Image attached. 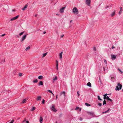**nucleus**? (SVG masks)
Segmentation results:
<instances>
[{
    "mask_svg": "<svg viewBox=\"0 0 123 123\" xmlns=\"http://www.w3.org/2000/svg\"><path fill=\"white\" fill-rule=\"evenodd\" d=\"M79 92H80L79 91H77V94L78 96H79L80 95Z\"/></svg>",
    "mask_w": 123,
    "mask_h": 123,
    "instance_id": "e433bc0d",
    "label": "nucleus"
},
{
    "mask_svg": "<svg viewBox=\"0 0 123 123\" xmlns=\"http://www.w3.org/2000/svg\"><path fill=\"white\" fill-rule=\"evenodd\" d=\"M79 109V108L78 107H77L75 109V110H78V109Z\"/></svg>",
    "mask_w": 123,
    "mask_h": 123,
    "instance_id": "473e14b6",
    "label": "nucleus"
},
{
    "mask_svg": "<svg viewBox=\"0 0 123 123\" xmlns=\"http://www.w3.org/2000/svg\"><path fill=\"white\" fill-rule=\"evenodd\" d=\"M43 78V76L42 75H40L38 76V78L39 79H42Z\"/></svg>",
    "mask_w": 123,
    "mask_h": 123,
    "instance_id": "412c9836",
    "label": "nucleus"
},
{
    "mask_svg": "<svg viewBox=\"0 0 123 123\" xmlns=\"http://www.w3.org/2000/svg\"><path fill=\"white\" fill-rule=\"evenodd\" d=\"M30 48V46H28L25 49V50L27 51Z\"/></svg>",
    "mask_w": 123,
    "mask_h": 123,
    "instance_id": "5701e85b",
    "label": "nucleus"
},
{
    "mask_svg": "<svg viewBox=\"0 0 123 123\" xmlns=\"http://www.w3.org/2000/svg\"><path fill=\"white\" fill-rule=\"evenodd\" d=\"M24 32L23 31V32H22L21 33H20L19 34V35L20 36H21V35H22L23 34V33H24Z\"/></svg>",
    "mask_w": 123,
    "mask_h": 123,
    "instance_id": "bb28decb",
    "label": "nucleus"
},
{
    "mask_svg": "<svg viewBox=\"0 0 123 123\" xmlns=\"http://www.w3.org/2000/svg\"><path fill=\"white\" fill-rule=\"evenodd\" d=\"M50 108L51 110L54 111L56 112L57 111V110L55 108V106L54 104L52 105V106L50 107Z\"/></svg>",
    "mask_w": 123,
    "mask_h": 123,
    "instance_id": "7ed1b4c3",
    "label": "nucleus"
},
{
    "mask_svg": "<svg viewBox=\"0 0 123 123\" xmlns=\"http://www.w3.org/2000/svg\"><path fill=\"white\" fill-rule=\"evenodd\" d=\"M102 105V104L101 103H99L98 104V105H99L100 106H101Z\"/></svg>",
    "mask_w": 123,
    "mask_h": 123,
    "instance_id": "4c0bfd02",
    "label": "nucleus"
},
{
    "mask_svg": "<svg viewBox=\"0 0 123 123\" xmlns=\"http://www.w3.org/2000/svg\"><path fill=\"white\" fill-rule=\"evenodd\" d=\"M45 102V100L44 99H43L42 101V103L43 104Z\"/></svg>",
    "mask_w": 123,
    "mask_h": 123,
    "instance_id": "37998d69",
    "label": "nucleus"
},
{
    "mask_svg": "<svg viewBox=\"0 0 123 123\" xmlns=\"http://www.w3.org/2000/svg\"><path fill=\"white\" fill-rule=\"evenodd\" d=\"M119 8L120 9V11H121V12H122V8L121 7H119Z\"/></svg>",
    "mask_w": 123,
    "mask_h": 123,
    "instance_id": "7c9ffc66",
    "label": "nucleus"
},
{
    "mask_svg": "<svg viewBox=\"0 0 123 123\" xmlns=\"http://www.w3.org/2000/svg\"><path fill=\"white\" fill-rule=\"evenodd\" d=\"M89 114L93 117H94V115L93 112H90Z\"/></svg>",
    "mask_w": 123,
    "mask_h": 123,
    "instance_id": "f3484780",
    "label": "nucleus"
},
{
    "mask_svg": "<svg viewBox=\"0 0 123 123\" xmlns=\"http://www.w3.org/2000/svg\"><path fill=\"white\" fill-rule=\"evenodd\" d=\"M14 121V120H12L11 122H9V123H13Z\"/></svg>",
    "mask_w": 123,
    "mask_h": 123,
    "instance_id": "ea45409f",
    "label": "nucleus"
},
{
    "mask_svg": "<svg viewBox=\"0 0 123 123\" xmlns=\"http://www.w3.org/2000/svg\"><path fill=\"white\" fill-rule=\"evenodd\" d=\"M106 98V96H105V95H104V99H105H105Z\"/></svg>",
    "mask_w": 123,
    "mask_h": 123,
    "instance_id": "79ce46f5",
    "label": "nucleus"
},
{
    "mask_svg": "<svg viewBox=\"0 0 123 123\" xmlns=\"http://www.w3.org/2000/svg\"><path fill=\"white\" fill-rule=\"evenodd\" d=\"M57 95L56 96V99H57Z\"/></svg>",
    "mask_w": 123,
    "mask_h": 123,
    "instance_id": "bf43d9fd",
    "label": "nucleus"
},
{
    "mask_svg": "<svg viewBox=\"0 0 123 123\" xmlns=\"http://www.w3.org/2000/svg\"><path fill=\"white\" fill-rule=\"evenodd\" d=\"M38 85L39 86L43 85V83L42 81H40L38 84Z\"/></svg>",
    "mask_w": 123,
    "mask_h": 123,
    "instance_id": "ddd939ff",
    "label": "nucleus"
},
{
    "mask_svg": "<svg viewBox=\"0 0 123 123\" xmlns=\"http://www.w3.org/2000/svg\"><path fill=\"white\" fill-rule=\"evenodd\" d=\"M98 100H102V99L100 98V97L99 96H98Z\"/></svg>",
    "mask_w": 123,
    "mask_h": 123,
    "instance_id": "c85d7f7f",
    "label": "nucleus"
},
{
    "mask_svg": "<svg viewBox=\"0 0 123 123\" xmlns=\"http://www.w3.org/2000/svg\"><path fill=\"white\" fill-rule=\"evenodd\" d=\"M122 85L120 84V83H117V86H116L115 90L117 91H119L121 89Z\"/></svg>",
    "mask_w": 123,
    "mask_h": 123,
    "instance_id": "f257e3e1",
    "label": "nucleus"
},
{
    "mask_svg": "<svg viewBox=\"0 0 123 123\" xmlns=\"http://www.w3.org/2000/svg\"><path fill=\"white\" fill-rule=\"evenodd\" d=\"M85 105L86 106H91V105L90 104H88L87 103H85Z\"/></svg>",
    "mask_w": 123,
    "mask_h": 123,
    "instance_id": "a211bd4d",
    "label": "nucleus"
},
{
    "mask_svg": "<svg viewBox=\"0 0 123 123\" xmlns=\"http://www.w3.org/2000/svg\"><path fill=\"white\" fill-rule=\"evenodd\" d=\"M15 20V19L13 17V18H11V20Z\"/></svg>",
    "mask_w": 123,
    "mask_h": 123,
    "instance_id": "a19ab883",
    "label": "nucleus"
},
{
    "mask_svg": "<svg viewBox=\"0 0 123 123\" xmlns=\"http://www.w3.org/2000/svg\"><path fill=\"white\" fill-rule=\"evenodd\" d=\"M106 104V102L105 100H104L103 101V105H105Z\"/></svg>",
    "mask_w": 123,
    "mask_h": 123,
    "instance_id": "cd10ccee",
    "label": "nucleus"
},
{
    "mask_svg": "<svg viewBox=\"0 0 123 123\" xmlns=\"http://www.w3.org/2000/svg\"><path fill=\"white\" fill-rule=\"evenodd\" d=\"M118 70L122 74L123 73V72L120 69H118Z\"/></svg>",
    "mask_w": 123,
    "mask_h": 123,
    "instance_id": "58836bf2",
    "label": "nucleus"
},
{
    "mask_svg": "<svg viewBox=\"0 0 123 123\" xmlns=\"http://www.w3.org/2000/svg\"><path fill=\"white\" fill-rule=\"evenodd\" d=\"M72 20H71L70 21V23L72 22Z\"/></svg>",
    "mask_w": 123,
    "mask_h": 123,
    "instance_id": "69168bd1",
    "label": "nucleus"
},
{
    "mask_svg": "<svg viewBox=\"0 0 123 123\" xmlns=\"http://www.w3.org/2000/svg\"><path fill=\"white\" fill-rule=\"evenodd\" d=\"M110 99V98H109V97L108 96H107L106 97V99H107V100H108Z\"/></svg>",
    "mask_w": 123,
    "mask_h": 123,
    "instance_id": "f704fd0d",
    "label": "nucleus"
},
{
    "mask_svg": "<svg viewBox=\"0 0 123 123\" xmlns=\"http://www.w3.org/2000/svg\"><path fill=\"white\" fill-rule=\"evenodd\" d=\"M115 11H114V12L112 13L111 14V16L112 17L115 15Z\"/></svg>",
    "mask_w": 123,
    "mask_h": 123,
    "instance_id": "9d476101",
    "label": "nucleus"
},
{
    "mask_svg": "<svg viewBox=\"0 0 123 123\" xmlns=\"http://www.w3.org/2000/svg\"><path fill=\"white\" fill-rule=\"evenodd\" d=\"M115 48V47H114L113 45L112 47V49H113L114 48Z\"/></svg>",
    "mask_w": 123,
    "mask_h": 123,
    "instance_id": "3c124183",
    "label": "nucleus"
},
{
    "mask_svg": "<svg viewBox=\"0 0 123 123\" xmlns=\"http://www.w3.org/2000/svg\"><path fill=\"white\" fill-rule=\"evenodd\" d=\"M122 12H121V11H120V10L119 11V15H120L122 13Z\"/></svg>",
    "mask_w": 123,
    "mask_h": 123,
    "instance_id": "c03bdc74",
    "label": "nucleus"
},
{
    "mask_svg": "<svg viewBox=\"0 0 123 123\" xmlns=\"http://www.w3.org/2000/svg\"><path fill=\"white\" fill-rule=\"evenodd\" d=\"M36 109V108L35 107H33L31 109V111H33L35 109Z\"/></svg>",
    "mask_w": 123,
    "mask_h": 123,
    "instance_id": "b1692460",
    "label": "nucleus"
},
{
    "mask_svg": "<svg viewBox=\"0 0 123 123\" xmlns=\"http://www.w3.org/2000/svg\"><path fill=\"white\" fill-rule=\"evenodd\" d=\"M12 10V11H14V12L15 11V10L14 9H13Z\"/></svg>",
    "mask_w": 123,
    "mask_h": 123,
    "instance_id": "e2e57ef3",
    "label": "nucleus"
},
{
    "mask_svg": "<svg viewBox=\"0 0 123 123\" xmlns=\"http://www.w3.org/2000/svg\"><path fill=\"white\" fill-rule=\"evenodd\" d=\"M80 121H82L83 120V118L81 117H80Z\"/></svg>",
    "mask_w": 123,
    "mask_h": 123,
    "instance_id": "de8ad7c7",
    "label": "nucleus"
},
{
    "mask_svg": "<svg viewBox=\"0 0 123 123\" xmlns=\"http://www.w3.org/2000/svg\"><path fill=\"white\" fill-rule=\"evenodd\" d=\"M64 34H62L60 36V37L61 38L62 37L64 36Z\"/></svg>",
    "mask_w": 123,
    "mask_h": 123,
    "instance_id": "2f4dec72",
    "label": "nucleus"
},
{
    "mask_svg": "<svg viewBox=\"0 0 123 123\" xmlns=\"http://www.w3.org/2000/svg\"><path fill=\"white\" fill-rule=\"evenodd\" d=\"M99 81H100V82H101V80H100V78H99Z\"/></svg>",
    "mask_w": 123,
    "mask_h": 123,
    "instance_id": "680f3d73",
    "label": "nucleus"
},
{
    "mask_svg": "<svg viewBox=\"0 0 123 123\" xmlns=\"http://www.w3.org/2000/svg\"><path fill=\"white\" fill-rule=\"evenodd\" d=\"M109 110H110V109H108V110H107V112H108L109 111Z\"/></svg>",
    "mask_w": 123,
    "mask_h": 123,
    "instance_id": "6e6d98bb",
    "label": "nucleus"
},
{
    "mask_svg": "<svg viewBox=\"0 0 123 123\" xmlns=\"http://www.w3.org/2000/svg\"><path fill=\"white\" fill-rule=\"evenodd\" d=\"M110 7L109 6H107L105 8L106 9H107L108 8H109Z\"/></svg>",
    "mask_w": 123,
    "mask_h": 123,
    "instance_id": "09e8293b",
    "label": "nucleus"
},
{
    "mask_svg": "<svg viewBox=\"0 0 123 123\" xmlns=\"http://www.w3.org/2000/svg\"><path fill=\"white\" fill-rule=\"evenodd\" d=\"M62 53H63V52H62L59 54V56L60 57V59L61 60L62 58Z\"/></svg>",
    "mask_w": 123,
    "mask_h": 123,
    "instance_id": "6e6552de",
    "label": "nucleus"
},
{
    "mask_svg": "<svg viewBox=\"0 0 123 123\" xmlns=\"http://www.w3.org/2000/svg\"><path fill=\"white\" fill-rule=\"evenodd\" d=\"M22 75V73H19V75L20 76H21Z\"/></svg>",
    "mask_w": 123,
    "mask_h": 123,
    "instance_id": "c9c22d12",
    "label": "nucleus"
},
{
    "mask_svg": "<svg viewBox=\"0 0 123 123\" xmlns=\"http://www.w3.org/2000/svg\"><path fill=\"white\" fill-rule=\"evenodd\" d=\"M38 81L37 79H34L33 80V82L34 83H37V82Z\"/></svg>",
    "mask_w": 123,
    "mask_h": 123,
    "instance_id": "dca6fc26",
    "label": "nucleus"
},
{
    "mask_svg": "<svg viewBox=\"0 0 123 123\" xmlns=\"http://www.w3.org/2000/svg\"><path fill=\"white\" fill-rule=\"evenodd\" d=\"M56 15H57V16H58L59 15L58 14H56Z\"/></svg>",
    "mask_w": 123,
    "mask_h": 123,
    "instance_id": "338daca9",
    "label": "nucleus"
},
{
    "mask_svg": "<svg viewBox=\"0 0 123 123\" xmlns=\"http://www.w3.org/2000/svg\"><path fill=\"white\" fill-rule=\"evenodd\" d=\"M18 15H17L15 17H14V18L15 19V20L17 19L18 18Z\"/></svg>",
    "mask_w": 123,
    "mask_h": 123,
    "instance_id": "c756f323",
    "label": "nucleus"
},
{
    "mask_svg": "<svg viewBox=\"0 0 123 123\" xmlns=\"http://www.w3.org/2000/svg\"><path fill=\"white\" fill-rule=\"evenodd\" d=\"M47 52L43 54V57H44V56H45L47 55Z\"/></svg>",
    "mask_w": 123,
    "mask_h": 123,
    "instance_id": "a878e982",
    "label": "nucleus"
},
{
    "mask_svg": "<svg viewBox=\"0 0 123 123\" xmlns=\"http://www.w3.org/2000/svg\"><path fill=\"white\" fill-rule=\"evenodd\" d=\"M86 85L89 86L90 87H91L92 86L90 82H88L87 84Z\"/></svg>",
    "mask_w": 123,
    "mask_h": 123,
    "instance_id": "9b49d317",
    "label": "nucleus"
},
{
    "mask_svg": "<svg viewBox=\"0 0 123 123\" xmlns=\"http://www.w3.org/2000/svg\"><path fill=\"white\" fill-rule=\"evenodd\" d=\"M46 33V32L45 31H44L43 32V33L44 34H45Z\"/></svg>",
    "mask_w": 123,
    "mask_h": 123,
    "instance_id": "864d4df0",
    "label": "nucleus"
},
{
    "mask_svg": "<svg viewBox=\"0 0 123 123\" xmlns=\"http://www.w3.org/2000/svg\"><path fill=\"white\" fill-rule=\"evenodd\" d=\"M73 11L74 14H78L79 12L78 10L76 7H74L73 9Z\"/></svg>",
    "mask_w": 123,
    "mask_h": 123,
    "instance_id": "f03ea898",
    "label": "nucleus"
},
{
    "mask_svg": "<svg viewBox=\"0 0 123 123\" xmlns=\"http://www.w3.org/2000/svg\"><path fill=\"white\" fill-rule=\"evenodd\" d=\"M93 49L94 50H96V48L95 47H94L93 48Z\"/></svg>",
    "mask_w": 123,
    "mask_h": 123,
    "instance_id": "13d9d810",
    "label": "nucleus"
},
{
    "mask_svg": "<svg viewBox=\"0 0 123 123\" xmlns=\"http://www.w3.org/2000/svg\"><path fill=\"white\" fill-rule=\"evenodd\" d=\"M56 69L57 70H58V66H56Z\"/></svg>",
    "mask_w": 123,
    "mask_h": 123,
    "instance_id": "8fccbe9b",
    "label": "nucleus"
},
{
    "mask_svg": "<svg viewBox=\"0 0 123 123\" xmlns=\"http://www.w3.org/2000/svg\"><path fill=\"white\" fill-rule=\"evenodd\" d=\"M37 16V14H36V15H35V17H36Z\"/></svg>",
    "mask_w": 123,
    "mask_h": 123,
    "instance_id": "774afa93",
    "label": "nucleus"
},
{
    "mask_svg": "<svg viewBox=\"0 0 123 123\" xmlns=\"http://www.w3.org/2000/svg\"><path fill=\"white\" fill-rule=\"evenodd\" d=\"M5 35V34H4L2 35V36H4Z\"/></svg>",
    "mask_w": 123,
    "mask_h": 123,
    "instance_id": "4d7b16f0",
    "label": "nucleus"
},
{
    "mask_svg": "<svg viewBox=\"0 0 123 123\" xmlns=\"http://www.w3.org/2000/svg\"><path fill=\"white\" fill-rule=\"evenodd\" d=\"M108 100H110L111 102L112 101V100L110 99Z\"/></svg>",
    "mask_w": 123,
    "mask_h": 123,
    "instance_id": "603ef678",
    "label": "nucleus"
},
{
    "mask_svg": "<svg viewBox=\"0 0 123 123\" xmlns=\"http://www.w3.org/2000/svg\"><path fill=\"white\" fill-rule=\"evenodd\" d=\"M41 99V96H37V101L40 100Z\"/></svg>",
    "mask_w": 123,
    "mask_h": 123,
    "instance_id": "1a4fd4ad",
    "label": "nucleus"
},
{
    "mask_svg": "<svg viewBox=\"0 0 123 123\" xmlns=\"http://www.w3.org/2000/svg\"><path fill=\"white\" fill-rule=\"evenodd\" d=\"M27 98H25L24 99L23 101H22V103H25L26 102V101H27Z\"/></svg>",
    "mask_w": 123,
    "mask_h": 123,
    "instance_id": "f8f14e48",
    "label": "nucleus"
},
{
    "mask_svg": "<svg viewBox=\"0 0 123 123\" xmlns=\"http://www.w3.org/2000/svg\"><path fill=\"white\" fill-rule=\"evenodd\" d=\"M5 61V59H4L1 62H0V63L1 64H3V63Z\"/></svg>",
    "mask_w": 123,
    "mask_h": 123,
    "instance_id": "393cba45",
    "label": "nucleus"
},
{
    "mask_svg": "<svg viewBox=\"0 0 123 123\" xmlns=\"http://www.w3.org/2000/svg\"><path fill=\"white\" fill-rule=\"evenodd\" d=\"M79 111H81V109L80 108H79Z\"/></svg>",
    "mask_w": 123,
    "mask_h": 123,
    "instance_id": "5fc2aeb1",
    "label": "nucleus"
},
{
    "mask_svg": "<svg viewBox=\"0 0 123 123\" xmlns=\"http://www.w3.org/2000/svg\"><path fill=\"white\" fill-rule=\"evenodd\" d=\"M57 77L56 76L53 79V82H54V81L55 80H57Z\"/></svg>",
    "mask_w": 123,
    "mask_h": 123,
    "instance_id": "aec40b11",
    "label": "nucleus"
},
{
    "mask_svg": "<svg viewBox=\"0 0 123 123\" xmlns=\"http://www.w3.org/2000/svg\"><path fill=\"white\" fill-rule=\"evenodd\" d=\"M43 121V118L41 117H40V123H42Z\"/></svg>",
    "mask_w": 123,
    "mask_h": 123,
    "instance_id": "4468645a",
    "label": "nucleus"
},
{
    "mask_svg": "<svg viewBox=\"0 0 123 123\" xmlns=\"http://www.w3.org/2000/svg\"><path fill=\"white\" fill-rule=\"evenodd\" d=\"M27 35V34L25 35L22 36L21 40V42L23 41L26 39Z\"/></svg>",
    "mask_w": 123,
    "mask_h": 123,
    "instance_id": "20e7f679",
    "label": "nucleus"
},
{
    "mask_svg": "<svg viewBox=\"0 0 123 123\" xmlns=\"http://www.w3.org/2000/svg\"><path fill=\"white\" fill-rule=\"evenodd\" d=\"M48 91L50 93H51L54 96V94H53V93H52V91H51V90H48Z\"/></svg>",
    "mask_w": 123,
    "mask_h": 123,
    "instance_id": "4be33fe9",
    "label": "nucleus"
},
{
    "mask_svg": "<svg viewBox=\"0 0 123 123\" xmlns=\"http://www.w3.org/2000/svg\"><path fill=\"white\" fill-rule=\"evenodd\" d=\"M27 5H25V6L24 7L22 8L23 10L24 11L25 9H26L27 8Z\"/></svg>",
    "mask_w": 123,
    "mask_h": 123,
    "instance_id": "2eb2a0df",
    "label": "nucleus"
},
{
    "mask_svg": "<svg viewBox=\"0 0 123 123\" xmlns=\"http://www.w3.org/2000/svg\"><path fill=\"white\" fill-rule=\"evenodd\" d=\"M63 94L64 97H65L66 95L65 94V92H63L61 93V95Z\"/></svg>",
    "mask_w": 123,
    "mask_h": 123,
    "instance_id": "6ab92c4d",
    "label": "nucleus"
},
{
    "mask_svg": "<svg viewBox=\"0 0 123 123\" xmlns=\"http://www.w3.org/2000/svg\"><path fill=\"white\" fill-rule=\"evenodd\" d=\"M117 56V55H111V58L112 60H114L116 59Z\"/></svg>",
    "mask_w": 123,
    "mask_h": 123,
    "instance_id": "423d86ee",
    "label": "nucleus"
},
{
    "mask_svg": "<svg viewBox=\"0 0 123 123\" xmlns=\"http://www.w3.org/2000/svg\"><path fill=\"white\" fill-rule=\"evenodd\" d=\"M26 123H29V122L28 121H26Z\"/></svg>",
    "mask_w": 123,
    "mask_h": 123,
    "instance_id": "052dcab7",
    "label": "nucleus"
},
{
    "mask_svg": "<svg viewBox=\"0 0 123 123\" xmlns=\"http://www.w3.org/2000/svg\"><path fill=\"white\" fill-rule=\"evenodd\" d=\"M107 111H105V112H102V114H104L105 113H107Z\"/></svg>",
    "mask_w": 123,
    "mask_h": 123,
    "instance_id": "a18cd8bd",
    "label": "nucleus"
},
{
    "mask_svg": "<svg viewBox=\"0 0 123 123\" xmlns=\"http://www.w3.org/2000/svg\"><path fill=\"white\" fill-rule=\"evenodd\" d=\"M104 61L105 63L106 64H107V61H106V60H104Z\"/></svg>",
    "mask_w": 123,
    "mask_h": 123,
    "instance_id": "49530a36",
    "label": "nucleus"
},
{
    "mask_svg": "<svg viewBox=\"0 0 123 123\" xmlns=\"http://www.w3.org/2000/svg\"><path fill=\"white\" fill-rule=\"evenodd\" d=\"M107 95H108V94L107 93H106L105 95V96H106Z\"/></svg>",
    "mask_w": 123,
    "mask_h": 123,
    "instance_id": "0e129e2a",
    "label": "nucleus"
},
{
    "mask_svg": "<svg viewBox=\"0 0 123 123\" xmlns=\"http://www.w3.org/2000/svg\"><path fill=\"white\" fill-rule=\"evenodd\" d=\"M56 66H58V62L57 60H56Z\"/></svg>",
    "mask_w": 123,
    "mask_h": 123,
    "instance_id": "72a5a7b5",
    "label": "nucleus"
},
{
    "mask_svg": "<svg viewBox=\"0 0 123 123\" xmlns=\"http://www.w3.org/2000/svg\"><path fill=\"white\" fill-rule=\"evenodd\" d=\"M65 7H63L60 9V11L61 13H62L64 12V9Z\"/></svg>",
    "mask_w": 123,
    "mask_h": 123,
    "instance_id": "39448f33",
    "label": "nucleus"
},
{
    "mask_svg": "<svg viewBox=\"0 0 123 123\" xmlns=\"http://www.w3.org/2000/svg\"><path fill=\"white\" fill-rule=\"evenodd\" d=\"M91 0H86V4L89 6V4L90 3Z\"/></svg>",
    "mask_w": 123,
    "mask_h": 123,
    "instance_id": "0eeeda50",
    "label": "nucleus"
}]
</instances>
